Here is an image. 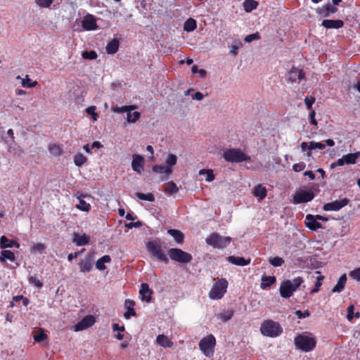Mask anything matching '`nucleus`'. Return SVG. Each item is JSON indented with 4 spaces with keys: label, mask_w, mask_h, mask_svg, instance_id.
<instances>
[{
    "label": "nucleus",
    "mask_w": 360,
    "mask_h": 360,
    "mask_svg": "<svg viewBox=\"0 0 360 360\" xmlns=\"http://www.w3.org/2000/svg\"><path fill=\"white\" fill-rule=\"evenodd\" d=\"M276 281V277L272 276H263L262 277V283L260 284V288L263 290L270 287L271 285L274 284Z\"/></svg>",
    "instance_id": "bb28decb"
},
{
    "label": "nucleus",
    "mask_w": 360,
    "mask_h": 360,
    "mask_svg": "<svg viewBox=\"0 0 360 360\" xmlns=\"http://www.w3.org/2000/svg\"><path fill=\"white\" fill-rule=\"evenodd\" d=\"M349 276L356 281H360V267L350 271Z\"/></svg>",
    "instance_id": "6e6d98bb"
},
{
    "label": "nucleus",
    "mask_w": 360,
    "mask_h": 360,
    "mask_svg": "<svg viewBox=\"0 0 360 360\" xmlns=\"http://www.w3.org/2000/svg\"><path fill=\"white\" fill-rule=\"evenodd\" d=\"M268 262L275 267L281 266L284 264L283 259L279 257H269Z\"/></svg>",
    "instance_id": "c03bdc74"
},
{
    "label": "nucleus",
    "mask_w": 360,
    "mask_h": 360,
    "mask_svg": "<svg viewBox=\"0 0 360 360\" xmlns=\"http://www.w3.org/2000/svg\"><path fill=\"white\" fill-rule=\"evenodd\" d=\"M49 150L54 156L60 155L63 151L59 146L55 144H50L49 146Z\"/></svg>",
    "instance_id": "de8ad7c7"
},
{
    "label": "nucleus",
    "mask_w": 360,
    "mask_h": 360,
    "mask_svg": "<svg viewBox=\"0 0 360 360\" xmlns=\"http://www.w3.org/2000/svg\"><path fill=\"white\" fill-rule=\"evenodd\" d=\"M345 164L353 165L355 164L356 160L360 158V152L354 153H349L343 156Z\"/></svg>",
    "instance_id": "2f4dec72"
},
{
    "label": "nucleus",
    "mask_w": 360,
    "mask_h": 360,
    "mask_svg": "<svg viewBox=\"0 0 360 360\" xmlns=\"http://www.w3.org/2000/svg\"><path fill=\"white\" fill-rule=\"evenodd\" d=\"M46 249V246L43 243H36V244H34L32 245V247L31 248V252L32 253H43L44 251Z\"/></svg>",
    "instance_id": "49530a36"
},
{
    "label": "nucleus",
    "mask_w": 360,
    "mask_h": 360,
    "mask_svg": "<svg viewBox=\"0 0 360 360\" xmlns=\"http://www.w3.org/2000/svg\"><path fill=\"white\" fill-rule=\"evenodd\" d=\"M153 171L155 173L163 174L160 177L161 181L167 180L172 172V169L171 168H167L165 165H159L153 166Z\"/></svg>",
    "instance_id": "a211bd4d"
},
{
    "label": "nucleus",
    "mask_w": 360,
    "mask_h": 360,
    "mask_svg": "<svg viewBox=\"0 0 360 360\" xmlns=\"http://www.w3.org/2000/svg\"><path fill=\"white\" fill-rule=\"evenodd\" d=\"M165 192L169 194H174L179 191V188L173 181H169L164 185Z\"/></svg>",
    "instance_id": "f704fd0d"
},
{
    "label": "nucleus",
    "mask_w": 360,
    "mask_h": 360,
    "mask_svg": "<svg viewBox=\"0 0 360 360\" xmlns=\"http://www.w3.org/2000/svg\"><path fill=\"white\" fill-rule=\"evenodd\" d=\"M36 4L43 8H49L54 0H34Z\"/></svg>",
    "instance_id": "603ef678"
},
{
    "label": "nucleus",
    "mask_w": 360,
    "mask_h": 360,
    "mask_svg": "<svg viewBox=\"0 0 360 360\" xmlns=\"http://www.w3.org/2000/svg\"><path fill=\"white\" fill-rule=\"evenodd\" d=\"M0 246L1 248H12L15 246L16 248L20 247V244L14 240H10L5 236H2L0 238Z\"/></svg>",
    "instance_id": "c85d7f7f"
},
{
    "label": "nucleus",
    "mask_w": 360,
    "mask_h": 360,
    "mask_svg": "<svg viewBox=\"0 0 360 360\" xmlns=\"http://www.w3.org/2000/svg\"><path fill=\"white\" fill-rule=\"evenodd\" d=\"M242 46V43L238 41L236 44L232 45L230 50V54L236 56L238 53V49Z\"/></svg>",
    "instance_id": "5fc2aeb1"
},
{
    "label": "nucleus",
    "mask_w": 360,
    "mask_h": 360,
    "mask_svg": "<svg viewBox=\"0 0 360 360\" xmlns=\"http://www.w3.org/2000/svg\"><path fill=\"white\" fill-rule=\"evenodd\" d=\"M82 56L84 59L94 60L97 58V53L94 51H85L82 53Z\"/></svg>",
    "instance_id": "8fccbe9b"
},
{
    "label": "nucleus",
    "mask_w": 360,
    "mask_h": 360,
    "mask_svg": "<svg viewBox=\"0 0 360 360\" xmlns=\"http://www.w3.org/2000/svg\"><path fill=\"white\" fill-rule=\"evenodd\" d=\"M231 240V238L229 236H221L216 233L211 234L206 239V242L208 245L216 248H224L226 247L230 243Z\"/></svg>",
    "instance_id": "0eeeda50"
},
{
    "label": "nucleus",
    "mask_w": 360,
    "mask_h": 360,
    "mask_svg": "<svg viewBox=\"0 0 360 360\" xmlns=\"http://www.w3.org/2000/svg\"><path fill=\"white\" fill-rule=\"evenodd\" d=\"M233 311L228 310L224 311L218 315V318L220 319L222 321L226 322L229 321L233 316Z\"/></svg>",
    "instance_id": "a18cd8bd"
},
{
    "label": "nucleus",
    "mask_w": 360,
    "mask_h": 360,
    "mask_svg": "<svg viewBox=\"0 0 360 360\" xmlns=\"http://www.w3.org/2000/svg\"><path fill=\"white\" fill-rule=\"evenodd\" d=\"M224 159L231 162H241L250 160V157L243 153L239 149H229L224 151Z\"/></svg>",
    "instance_id": "20e7f679"
},
{
    "label": "nucleus",
    "mask_w": 360,
    "mask_h": 360,
    "mask_svg": "<svg viewBox=\"0 0 360 360\" xmlns=\"http://www.w3.org/2000/svg\"><path fill=\"white\" fill-rule=\"evenodd\" d=\"M260 330L264 335L274 338L278 336L283 329L278 322L269 319L262 323Z\"/></svg>",
    "instance_id": "f03ea898"
},
{
    "label": "nucleus",
    "mask_w": 360,
    "mask_h": 360,
    "mask_svg": "<svg viewBox=\"0 0 360 360\" xmlns=\"http://www.w3.org/2000/svg\"><path fill=\"white\" fill-rule=\"evenodd\" d=\"M87 160V158L82 153H77L74 157V162L78 166L81 167Z\"/></svg>",
    "instance_id": "37998d69"
},
{
    "label": "nucleus",
    "mask_w": 360,
    "mask_h": 360,
    "mask_svg": "<svg viewBox=\"0 0 360 360\" xmlns=\"http://www.w3.org/2000/svg\"><path fill=\"white\" fill-rule=\"evenodd\" d=\"M305 166H306V165L304 162H299V163L295 164L292 166V169L296 172H301L305 168Z\"/></svg>",
    "instance_id": "0e129e2a"
},
{
    "label": "nucleus",
    "mask_w": 360,
    "mask_h": 360,
    "mask_svg": "<svg viewBox=\"0 0 360 360\" xmlns=\"http://www.w3.org/2000/svg\"><path fill=\"white\" fill-rule=\"evenodd\" d=\"M29 282L30 284L35 285L37 288H41L43 283L35 276H30L29 278Z\"/></svg>",
    "instance_id": "4d7b16f0"
},
{
    "label": "nucleus",
    "mask_w": 360,
    "mask_h": 360,
    "mask_svg": "<svg viewBox=\"0 0 360 360\" xmlns=\"http://www.w3.org/2000/svg\"><path fill=\"white\" fill-rule=\"evenodd\" d=\"M291 282L292 283V288H295V291L303 283V279L301 277H297L293 279Z\"/></svg>",
    "instance_id": "052dcab7"
},
{
    "label": "nucleus",
    "mask_w": 360,
    "mask_h": 360,
    "mask_svg": "<svg viewBox=\"0 0 360 360\" xmlns=\"http://www.w3.org/2000/svg\"><path fill=\"white\" fill-rule=\"evenodd\" d=\"M314 198V194L311 191L302 190L295 193L293 197V202L296 204L307 202Z\"/></svg>",
    "instance_id": "9d476101"
},
{
    "label": "nucleus",
    "mask_w": 360,
    "mask_h": 360,
    "mask_svg": "<svg viewBox=\"0 0 360 360\" xmlns=\"http://www.w3.org/2000/svg\"><path fill=\"white\" fill-rule=\"evenodd\" d=\"M346 281H347V276L345 274H344L340 277L337 284L332 289V292H342L345 286Z\"/></svg>",
    "instance_id": "cd10ccee"
},
{
    "label": "nucleus",
    "mask_w": 360,
    "mask_h": 360,
    "mask_svg": "<svg viewBox=\"0 0 360 360\" xmlns=\"http://www.w3.org/2000/svg\"><path fill=\"white\" fill-rule=\"evenodd\" d=\"M305 76L302 70L296 68H292L287 75V81L290 83L295 82L297 79L301 80Z\"/></svg>",
    "instance_id": "4468645a"
},
{
    "label": "nucleus",
    "mask_w": 360,
    "mask_h": 360,
    "mask_svg": "<svg viewBox=\"0 0 360 360\" xmlns=\"http://www.w3.org/2000/svg\"><path fill=\"white\" fill-rule=\"evenodd\" d=\"M86 196L87 195H81L80 197L78 198V199H79V204L76 205L77 209H79L80 210H82V211H84V212L89 211L90 207H91L90 204L87 203L83 199V198L86 197Z\"/></svg>",
    "instance_id": "e433bc0d"
},
{
    "label": "nucleus",
    "mask_w": 360,
    "mask_h": 360,
    "mask_svg": "<svg viewBox=\"0 0 360 360\" xmlns=\"http://www.w3.org/2000/svg\"><path fill=\"white\" fill-rule=\"evenodd\" d=\"M6 259H8L11 262L15 260V255L11 250H2L1 252L0 261L1 262H4Z\"/></svg>",
    "instance_id": "c9c22d12"
},
{
    "label": "nucleus",
    "mask_w": 360,
    "mask_h": 360,
    "mask_svg": "<svg viewBox=\"0 0 360 360\" xmlns=\"http://www.w3.org/2000/svg\"><path fill=\"white\" fill-rule=\"evenodd\" d=\"M95 110H96V107L95 106H90L89 108H86V112L89 114V115H91L93 116V118L94 120H96L97 119V114L95 112Z\"/></svg>",
    "instance_id": "338daca9"
},
{
    "label": "nucleus",
    "mask_w": 360,
    "mask_h": 360,
    "mask_svg": "<svg viewBox=\"0 0 360 360\" xmlns=\"http://www.w3.org/2000/svg\"><path fill=\"white\" fill-rule=\"evenodd\" d=\"M257 2L254 0H245L243 2L244 10L246 12H251L257 8Z\"/></svg>",
    "instance_id": "58836bf2"
},
{
    "label": "nucleus",
    "mask_w": 360,
    "mask_h": 360,
    "mask_svg": "<svg viewBox=\"0 0 360 360\" xmlns=\"http://www.w3.org/2000/svg\"><path fill=\"white\" fill-rule=\"evenodd\" d=\"M323 278V276H320L316 278V282L315 284V288L312 289L311 293L317 292L319 290V287L321 285V280Z\"/></svg>",
    "instance_id": "e2e57ef3"
},
{
    "label": "nucleus",
    "mask_w": 360,
    "mask_h": 360,
    "mask_svg": "<svg viewBox=\"0 0 360 360\" xmlns=\"http://www.w3.org/2000/svg\"><path fill=\"white\" fill-rule=\"evenodd\" d=\"M136 108L135 105H125L122 107H112V111L116 113L127 112V120L129 123L135 122L140 117V113L137 111L131 112V110Z\"/></svg>",
    "instance_id": "6e6552de"
},
{
    "label": "nucleus",
    "mask_w": 360,
    "mask_h": 360,
    "mask_svg": "<svg viewBox=\"0 0 360 360\" xmlns=\"http://www.w3.org/2000/svg\"><path fill=\"white\" fill-rule=\"evenodd\" d=\"M199 175L206 174L205 181L211 182L214 179V175L212 169H200L198 172Z\"/></svg>",
    "instance_id": "ea45409f"
},
{
    "label": "nucleus",
    "mask_w": 360,
    "mask_h": 360,
    "mask_svg": "<svg viewBox=\"0 0 360 360\" xmlns=\"http://www.w3.org/2000/svg\"><path fill=\"white\" fill-rule=\"evenodd\" d=\"M216 340L212 335L203 338L199 342V347L206 356H212L214 353V347Z\"/></svg>",
    "instance_id": "423d86ee"
},
{
    "label": "nucleus",
    "mask_w": 360,
    "mask_h": 360,
    "mask_svg": "<svg viewBox=\"0 0 360 360\" xmlns=\"http://www.w3.org/2000/svg\"><path fill=\"white\" fill-rule=\"evenodd\" d=\"M37 84V82H31L28 75H26L25 78L22 79V85L25 87L32 88Z\"/></svg>",
    "instance_id": "3c124183"
},
{
    "label": "nucleus",
    "mask_w": 360,
    "mask_h": 360,
    "mask_svg": "<svg viewBox=\"0 0 360 360\" xmlns=\"http://www.w3.org/2000/svg\"><path fill=\"white\" fill-rule=\"evenodd\" d=\"M354 305H349L347 308V319L349 321H352V319L354 318Z\"/></svg>",
    "instance_id": "69168bd1"
},
{
    "label": "nucleus",
    "mask_w": 360,
    "mask_h": 360,
    "mask_svg": "<svg viewBox=\"0 0 360 360\" xmlns=\"http://www.w3.org/2000/svg\"><path fill=\"white\" fill-rule=\"evenodd\" d=\"M168 255L171 259L179 263H188L192 260L191 254L179 248H171L168 250Z\"/></svg>",
    "instance_id": "1a4fd4ad"
},
{
    "label": "nucleus",
    "mask_w": 360,
    "mask_h": 360,
    "mask_svg": "<svg viewBox=\"0 0 360 360\" xmlns=\"http://www.w3.org/2000/svg\"><path fill=\"white\" fill-rule=\"evenodd\" d=\"M227 259L230 263L241 266H246L251 262V259L250 258L245 259L244 257L235 256H229Z\"/></svg>",
    "instance_id": "412c9836"
},
{
    "label": "nucleus",
    "mask_w": 360,
    "mask_h": 360,
    "mask_svg": "<svg viewBox=\"0 0 360 360\" xmlns=\"http://www.w3.org/2000/svg\"><path fill=\"white\" fill-rule=\"evenodd\" d=\"M305 226L311 231H316L319 229H322L323 226L321 223L317 221L314 215L307 214L306 216Z\"/></svg>",
    "instance_id": "f3484780"
},
{
    "label": "nucleus",
    "mask_w": 360,
    "mask_h": 360,
    "mask_svg": "<svg viewBox=\"0 0 360 360\" xmlns=\"http://www.w3.org/2000/svg\"><path fill=\"white\" fill-rule=\"evenodd\" d=\"M156 341L158 345L164 347H171L173 345L172 342L165 335H159Z\"/></svg>",
    "instance_id": "7c9ffc66"
},
{
    "label": "nucleus",
    "mask_w": 360,
    "mask_h": 360,
    "mask_svg": "<svg viewBox=\"0 0 360 360\" xmlns=\"http://www.w3.org/2000/svg\"><path fill=\"white\" fill-rule=\"evenodd\" d=\"M316 344V339L305 335H299L295 338L296 347L303 352H310L314 349Z\"/></svg>",
    "instance_id": "7ed1b4c3"
},
{
    "label": "nucleus",
    "mask_w": 360,
    "mask_h": 360,
    "mask_svg": "<svg viewBox=\"0 0 360 360\" xmlns=\"http://www.w3.org/2000/svg\"><path fill=\"white\" fill-rule=\"evenodd\" d=\"M176 162H177V157L175 155L170 154L168 155V157L166 160L167 165H165V166L167 167V168L172 169V167L176 164Z\"/></svg>",
    "instance_id": "09e8293b"
},
{
    "label": "nucleus",
    "mask_w": 360,
    "mask_h": 360,
    "mask_svg": "<svg viewBox=\"0 0 360 360\" xmlns=\"http://www.w3.org/2000/svg\"><path fill=\"white\" fill-rule=\"evenodd\" d=\"M338 8L330 4H327L319 9V13L323 17H328L330 14L337 12Z\"/></svg>",
    "instance_id": "b1692460"
},
{
    "label": "nucleus",
    "mask_w": 360,
    "mask_h": 360,
    "mask_svg": "<svg viewBox=\"0 0 360 360\" xmlns=\"http://www.w3.org/2000/svg\"><path fill=\"white\" fill-rule=\"evenodd\" d=\"M72 242L79 246L85 245L89 243V237L86 234L80 235L79 233H75L73 235Z\"/></svg>",
    "instance_id": "5701e85b"
},
{
    "label": "nucleus",
    "mask_w": 360,
    "mask_h": 360,
    "mask_svg": "<svg viewBox=\"0 0 360 360\" xmlns=\"http://www.w3.org/2000/svg\"><path fill=\"white\" fill-rule=\"evenodd\" d=\"M111 261V258L109 255H104L97 260L96 263V267L98 270H104L105 269V263H108Z\"/></svg>",
    "instance_id": "473e14b6"
},
{
    "label": "nucleus",
    "mask_w": 360,
    "mask_h": 360,
    "mask_svg": "<svg viewBox=\"0 0 360 360\" xmlns=\"http://www.w3.org/2000/svg\"><path fill=\"white\" fill-rule=\"evenodd\" d=\"M95 323V319L92 315L84 316L80 321L74 326L75 331H80L91 327Z\"/></svg>",
    "instance_id": "f8f14e48"
},
{
    "label": "nucleus",
    "mask_w": 360,
    "mask_h": 360,
    "mask_svg": "<svg viewBox=\"0 0 360 360\" xmlns=\"http://www.w3.org/2000/svg\"><path fill=\"white\" fill-rule=\"evenodd\" d=\"M139 293L141 296L142 300L146 301V302H149L151 300V295L153 292L149 288V286L147 283L141 284Z\"/></svg>",
    "instance_id": "6ab92c4d"
},
{
    "label": "nucleus",
    "mask_w": 360,
    "mask_h": 360,
    "mask_svg": "<svg viewBox=\"0 0 360 360\" xmlns=\"http://www.w3.org/2000/svg\"><path fill=\"white\" fill-rule=\"evenodd\" d=\"M326 145L324 143H322L321 142H315V141H311L309 142V145L308 147L309 151L307 152V155H310L311 153L310 151L314 149H323L325 148Z\"/></svg>",
    "instance_id": "79ce46f5"
},
{
    "label": "nucleus",
    "mask_w": 360,
    "mask_h": 360,
    "mask_svg": "<svg viewBox=\"0 0 360 360\" xmlns=\"http://www.w3.org/2000/svg\"><path fill=\"white\" fill-rule=\"evenodd\" d=\"M295 315L297 316V317L298 319H304V318L309 316L310 313L308 310H306L304 311H302L300 310H297L295 311Z\"/></svg>",
    "instance_id": "680f3d73"
},
{
    "label": "nucleus",
    "mask_w": 360,
    "mask_h": 360,
    "mask_svg": "<svg viewBox=\"0 0 360 360\" xmlns=\"http://www.w3.org/2000/svg\"><path fill=\"white\" fill-rule=\"evenodd\" d=\"M292 288L291 281L286 280L282 282L279 288L281 296L283 298H289L295 291V288Z\"/></svg>",
    "instance_id": "ddd939ff"
},
{
    "label": "nucleus",
    "mask_w": 360,
    "mask_h": 360,
    "mask_svg": "<svg viewBox=\"0 0 360 360\" xmlns=\"http://www.w3.org/2000/svg\"><path fill=\"white\" fill-rule=\"evenodd\" d=\"M119 40L117 39H113L109 41L105 47V51L108 54L115 53L119 49Z\"/></svg>",
    "instance_id": "393cba45"
},
{
    "label": "nucleus",
    "mask_w": 360,
    "mask_h": 360,
    "mask_svg": "<svg viewBox=\"0 0 360 360\" xmlns=\"http://www.w3.org/2000/svg\"><path fill=\"white\" fill-rule=\"evenodd\" d=\"M349 200L347 198H343L340 200H335L331 202L326 203L323 209L325 211H338L349 203Z\"/></svg>",
    "instance_id": "9b49d317"
},
{
    "label": "nucleus",
    "mask_w": 360,
    "mask_h": 360,
    "mask_svg": "<svg viewBox=\"0 0 360 360\" xmlns=\"http://www.w3.org/2000/svg\"><path fill=\"white\" fill-rule=\"evenodd\" d=\"M92 261L89 256L85 257L79 262V269L82 272H89L92 269Z\"/></svg>",
    "instance_id": "a878e982"
},
{
    "label": "nucleus",
    "mask_w": 360,
    "mask_h": 360,
    "mask_svg": "<svg viewBox=\"0 0 360 360\" xmlns=\"http://www.w3.org/2000/svg\"><path fill=\"white\" fill-rule=\"evenodd\" d=\"M82 26L86 30H95L98 27L95 18L90 14L84 18L82 21Z\"/></svg>",
    "instance_id": "2eb2a0df"
},
{
    "label": "nucleus",
    "mask_w": 360,
    "mask_h": 360,
    "mask_svg": "<svg viewBox=\"0 0 360 360\" xmlns=\"http://www.w3.org/2000/svg\"><path fill=\"white\" fill-rule=\"evenodd\" d=\"M197 23L195 20L190 18H188L184 25V29L186 32H192L196 29Z\"/></svg>",
    "instance_id": "4c0bfd02"
},
{
    "label": "nucleus",
    "mask_w": 360,
    "mask_h": 360,
    "mask_svg": "<svg viewBox=\"0 0 360 360\" xmlns=\"http://www.w3.org/2000/svg\"><path fill=\"white\" fill-rule=\"evenodd\" d=\"M135 305V302L131 300H126L124 302V307L127 309L126 312L124 314V316L125 319H129L131 316H136L135 310L134 309V306Z\"/></svg>",
    "instance_id": "aec40b11"
},
{
    "label": "nucleus",
    "mask_w": 360,
    "mask_h": 360,
    "mask_svg": "<svg viewBox=\"0 0 360 360\" xmlns=\"http://www.w3.org/2000/svg\"><path fill=\"white\" fill-rule=\"evenodd\" d=\"M167 233L171 236L173 237V238L177 243L180 244L184 242V235L181 231H179V230H176V229H169L167 231Z\"/></svg>",
    "instance_id": "c756f323"
},
{
    "label": "nucleus",
    "mask_w": 360,
    "mask_h": 360,
    "mask_svg": "<svg viewBox=\"0 0 360 360\" xmlns=\"http://www.w3.org/2000/svg\"><path fill=\"white\" fill-rule=\"evenodd\" d=\"M143 163L144 159L143 156L137 154L133 155L131 167L134 171H135L138 174H141L143 169Z\"/></svg>",
    "instance_id": "dca6fc26"
},
{
    "label": "nucleus",
    "mask_w": 360,
    "mask_h": 360,
    "mask_svg": "<svg viewBox=\"0 0 360 360\" xmlns=\"http://www.w3.org/2000/svg\"><path fill=\"white\" fill-rule=\"evenodd\" d=\"M146 247L150 257L155 258L165 264L169 263V259L165 255L160 240H148L146 244Z\"/></svg>",
    "instance_id": "f257e3e1"
},
{
    "label": "nucleus",
    "mask_w": 360,
    "mask_h": 360,
    "mask_svg": "<svg viewBox=\"0 0 360 360\" xmlns=\"http://www.w3.org/2000/svg\"><path fill=\"white\" fill-rule=\"evenodd\" d=\"M343 25V21L341 20H323L322 22V25L327 29L340 28Z\"/></svg>",
    "instance_id": "4be33fe9"
},
{
    "label": "nucleus",
    "mask_w": 360,
    "mask_h": 360,
    "mask_svg": "<svg viewBox=\"0 0 360 360\" xmlns=\"http://www.w3.org/2000/svg\"><path fill=\"white\" fill-rule=\"evenodd\" d=\"M255 196L264 199L266 195V189L261 184H258L255 186L253 192Z\"/></svg>",
    "instance_id": "72a5a7b5"
},
{
    "label": "nucleus",
    "mask_w": 360,
    "mask_h": 360,
    "mask_svg": "<svg viewBox=\"0 0 360 360\" xmlns=\"http://www.w3.org/2000/svg\"><path fill=\"white\" fill-rule=\"evenodd\" d=\"M135 195L139 199L142 200H147L149 202H153L155 200V197L153 193H148L147 194L136 192Z\"/></svg>",
    "instance_id": "a19ab883"
},
{
    "label": "nucleus",
    "mask_w": 360,
    "mask_h": 360,
    "mask_svg": "<svg viewBox=\"0 0 360 360\" xmlns=\"http://www.w3.org/2000/svg\"><path fill=\"white\" fill-rule=\"evenodd\" d=\"M314 102H315V98L313 96H311L310 98L306 97L304 98V103L308 110L311 109L312 105L314 103Z\"/></svg>",
    "instance_id": "bf43d9fd"
},
{
    "label": "nucleus",
    "mask_w": 360,
    "mask_h": 360,
    "mask_svg": "<svg viewBox=\"0 0 360 360\" xmlns=\"http://www.w3.org/2000/svg\"><path fill=\"white\" fill-rule=\"evenodd\" d=\"M142 226V222L141 221H136V222H130L127 224H126V226L128 229H132V228H139Z\"/></svg>",
    "instance_id": "774afa93"
},
{
    "label": "nucleus",
    "mask_w": 360,
    "mask_h": 360,
    "mask_svg": "<svg viewBox=\"0 0 360 360\" xmlns=\"http://www.w3.org/2000/svg\"><path fill=\"white\" fill-rule=\"evenodd\" d=\"M228 282L225 278L219 279L212 286L209 296L212 300L221 299L226 292Z\"/></svg>",
    "instance_id": "39448f33"
},
{
    "label": "nucleus",
    "mask_w": 360,
    "mask_h": 360,
    "mask_svg": "<svg viewBox=\"0 0 360 360\" xmlns=\"http://www.w3.org/2000/svg\"><path fill=\"white\" fill-rule=\"evenodd\" d=\"M260 39V35L258 32L255 34H249L246 36L244 39V41L247 43H250L254 40H258Z\"/></svg>",
    "instance_id": "864d4df0"
},
{
    "label": "nucleus",
    "mask_w": 360,
    "mask_h": 360,
    "mask_svg": "<svg viewBox=\"0 0 360 360\" xmlns=\"http://www.w3.org/2000/svg\"><path fill=\"white\" fill-rule=\"evenodd\" d=\"M46 338L47 335L44 333V331H41L34 335V340L37 342H41L46 340Z\"/></svg>",
    "instance_id": "13d9d810"
}]
</instances>
